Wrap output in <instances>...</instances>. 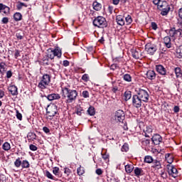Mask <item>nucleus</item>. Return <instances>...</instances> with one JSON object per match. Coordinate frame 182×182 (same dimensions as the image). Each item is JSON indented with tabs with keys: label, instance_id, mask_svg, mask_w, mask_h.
<instances>
[{
	"label": "nucleus",
	"instance_id": "obj_50",
	"mask_svg": "<svg viewBox=\"0 0 182 182\" xmlns=\"http://www.w3.org/2000/svg\"><path fill=\"white\" fill-rule=\"evenodd\" d=\"M82 96L85 97V99H87L89 97V91L85 90L82 92Z\"/></svg>",
	"mask_w": 182,
	"mask_h": 182
},
{
	"label": "nucleus",
	"instance_id": "obj_24",
	"mask_svg": "<svg viewBox=\"0 0 182 182\" xmlns=\"http://www.w3.org/2000/svg\"><path fill=\"white\" fill-rule=\"evenodd\" d=\"M44 176L47 177V178H49V180H54L56 181V177H55L51 173H50L49 171L46 170L44 171Z\"/></svg>",
	"mask_w": 182,
	"mask_h": 182
},
{
	"label": "nucleus",
	"instance_id": "obj_48",
	"mask_svg": "<svg viewBox=\"0 0 182 182\" xmlns=\"http://www.w3.org/2000/svg\"><path fill=\"white\" fill-rule=\"evenodd\" d=\"M72 171L69 168H64V173L66 174L68 176H70Z\"/></svg>",
	"mask_w": 182,
	"mask_h": 182
},
{
	"label": "nucleus",
	"instance_id": "obj_21",
	"mask_svg": "<svg viewBox=\"0 0 182 182\" xmlns=\"http://www.w3.org/2000/svg\"><path fill=\"white\" fill-rule=\"evenodd\" d=\"M53 174L55 176V177H58V178H60L62 177V175H60V169L58 166H55L53 168Z\"/></svg>",
	"mask_w": 182,
	"mask_h": 182
},
{
	"label": "nucleus",
	"instance_id": "obj_29",
	"mask_svg": "<svg viewBox=\"0 0 182 182\" xmlns=\"http://www.w3.org/2000/svg\"><path fill=\"white\" fill-rule=\"evenodd\" d=\"M134 169V166L133 165L127 164L125 166V171L127 174H130Z\"/></svg>",
	"mask_w": 182,
	"mask_h": 182
},
{
	"label": "nucleus",
	"instance_id": "obj_38",
	"mask_svg": "<svg viewBox=\"0 0 182 182\" xmlns=\"http://www.w3.org/2000/svg\"><path fill=\"white\" fill-rule=\"evenodd\" d=\"M27 137L28 140H31V141H33V140H36V134L35 133H28Z\"/></svg>",
	"mask_w": 182,
	"mask_h": 182
},
{
	"label": "nucleus",
	"instance_id": "obj_26",
	"mask_svg": "<svg viewBox=\"0 0 182 182\" xmlns=\"http://www.w3.org/2000/svg\"><path fill=\"white\" fill-rule=\"evenodd\" d=\"M14 19L16 22H19V21H22V14L19 12H16L14 14Z\"/></svg>",
	"mask_w": 182,
	"mask_h": 182
},
{
	"label": "nucleus",
	"instance_id": "obj_46",
	"mask_svg": "<svg viewBox=\"0 0 182 182\" xmlns=\"http://www.w3.org/2000/svg\"><path fill=\"white\" fill-rule=\"evenodd\" d=\"M121 151H129V144H124L123 146H122V149H121Z\"/></svg>",
	"mask_w": 182,
	"mask_h": 182
},
{
	"label": "nucleus",
	"instance_id": "obj_13",
	"mask_svg": "<svg viewBox=\"0 0 182 182\" xmlns=\"http://www.w3.org/2000/svg\"><path fill=\"white\" fill-rule=\"evenodd\" d=\"M152 141L156 145L160 144V143L163 141V138L161 137V136H160V134H156L152 136Z\"/></svg>",
	"mask_w": 182,
	"mask_h": 182
},
{
	"label": "nucleus",
	"instance_id": "obj_62",
	"mask_svg": "<svg viewBox=\"0 0 182 182\" xmlns=\"http://www.w3.org/2000/svg\"><path fill=\"white\" fill-rule=\"evenodd\" d=\"M43 132H44V133H46V134L50 132V130L49 128H48L47 127H44L43 128Z\"/></svg>",
	"mask_w": 182,
	"mask_h": 182
},
{
	"label": "nucleus",
	"instance_id": "obj_58",
	"mask_svg": "<svg viewBox=\"0 0 182 182\" xmlns=\"http://www.w3.org/2000/svg\"><path fill=\"white\" fill-rule=\"evenodd\" d=\"M6 77L7 79H11V77H12V71L9 70L6 72Z\"/></svg>",
	"mask_w": 182,
	"mask_h": 182
},
{
	"label": "nucleus",
	"instance_id": "obj_33",
	"mask_svg": "<svg viewBox=\"0 0 182 182\" xmlns=\"http://www.w3.org/2000/svg\"><path fill=\"white\" fill-rule=\"evenodd\" d=\"M2 149L5 151H9V150H11V144H9V142H4Z\"/></svg>",
	"mask_w": 182,
	"mask_h": 182
},
{
	"label": "nucleus",
	"instance_id": "obj_53",
	"mask_svg": "<svg viewBox=\"0 0 182 182\" xmlns=\"http://www.w3.org/2000/svg\"><path fill=\"white\" fill-rule=\"evenodd\" d=\"M75 113L76 114H77V116H82V114L83 113V109H82L81 108H78L75 111Z\"/></svg>",
	"mask_w": 182,
	"mask_h": 182
},
{
	"label": "nucleus",
	"instance_id": "obj_9",
	"mask_svg": "<svg viewBox=\"0 0 182 182\" xmlns=\"http://www.w3.org/2000/svg\"><path fill=\"white\" fill-rule=\"evenodd\" d=\"M126 114H124V111L122 109H118L116 111L115 114H114V120L116 122H119V123H122L123 120L125 119Z\"/></svg>",
	"mask_w": 182,
	"mask_h": 182
},
{
	"label": "nucleus",
	"instance_id": "obj_37",
	"mask_svg": "<svg viewBox=\"0 0 182 182\" xmlns=\"http://www.w3.org/2000/svg\"><path fill=\"white\" fill-rule=\"evenodd\" d=\"M77 174H78V176H83V174H85V168L80 166V167L77 169Z\"/></svg>",
	"mask_w": 182,
	"mask_h": 182
},
{
	"label": "nucleus",
	"instance_id": "obj_17",
	"mask_svg": "<svg viewBox=\"0 0 182 182\" xmlns=\"http://www.w3.org/2000/svg\"><path fill=\"white\" fill-rule=\"evenodd\" d=\"M156 70L159 73L160 75H166V70L164 68V67L161 65H158L156 66Z\"/></svg>",
	"mask_w": 182,
	"mask_h": 182
},
{
	"label": "nucleus",
	"instance_id": "obj_51",
	"mask_svg": "<svg viewBox=\"0 0 182 182\" xmlns=\"http://www.w3.org/2000/svg\"><path fill=\"white\" fill-rule=\"evenodd\" d=\"M161 177L162 178H167V173H166V171L164 170L161 171Z\"/></svg>",
	"mask_w": 182,
	"mask_h": 182
},
{
	"label": "nucleus",
	"instance_id": "obj_4",
	"mask_svg": "<svg viewBox=\"0 0 182 182\" xmlns=\"http://www.w3.org/2000/svg\"><path fill=\"white\" fill-rule=\"evenodd\" d=\"M94 26H97V28H107V21H106V18L103 16H97L93 21Z\"/></svg>",
	"mask_w": 182,
	"mask_h": 182
},
{
	"label": "nucleus",
	"instance_id": "obj_39",
	"mask_svg": "<svg viewBox=\"0 0 182 182\" xmlns=\"http://www.w3.org/2000/svg\"><path fill=\"white\" fill-rule=\"evenodd\" d=\"M153 161H154V159H153V157L151 156H146L144 157V162L145 163H153Z\"/></svg>",
	"mask_w": 182,
	"mask_h": 182
},
{
	"label": "nucleus",
	"instance_id": "obj_40",
	"mask_svg": "<svg viewBox=\"0 0 182 182\" xmlns=\"http://www.w3.org/2000/svg\"><path fill=\"white\" fill-rule=\"evenodd\" d=\"M175 73H176V77H181V76H182L181 68H175Z\"/></svg>",
	"mask_w": 182,
	"mask_h": 182
},
{
	"label": "nucleus",
	"instance_id": "obj_32",
	"mask_svg": "<svg viewBox=\"0 0 182 182\" xmlns=\"http://www.w3.org/2000/svg\"><path fill=\"white\" fill-rule=\"evenodd\" d=\"M87 113L90 114V116H95V114H96L95 107L90 106L87 109Z\"/></svg>",
	"mask_w": 182,
	"mask_h": 182
},
{
	"label": "nucleus",
	"instance_id": "obj_19",
	"mask_svg": "<svg viewBox=\"0 0 182 182\" xmlns=\"http://www.w3.org/2000/svg\"><path fill=\"white\" fill-rule=\"evenodd\" d=\"M9 91L13 96H16V95H18V87L15 85H11L9 87Z\"/></svg>",
	"mask_w": 182,
	"mask_h": 182
},
{
	"label": "nucleus",
	"instance_id": "obj_49",
	"mask_svg": "<svg viewBox=\"0 0 182 182\" xmlns=\"http://www.w3.org/2000/svg\"><path fill=\"white\" fill-rule=\"evenodd\" d=\"M132 56L134 59H139V58H140L139 53L136 50L132 52Z\"/></svg>",
	"mask_w": 182,
	"mask_h": 182
},
{
	"label": "nucleus",
	"instance_id": "obj_5",
	"mask_svg": "<svg viewBox=\"0 0 182 182\" xmlns=\"http://www.w3.org/2000/svg\"><path fill=\"white\" fill-rule=\"evenodd\" d=\"M136 93L137 97L141 99V101L144 102L145 103L149 102L150 95H149V92H147V90L139 88L138 90H136Z\"/></svg>",
	"mask_w": 182,
	"mask_h": 182
},
{
	"label": "nucleus",
	"instance_id": "obj_42",
	"mask_svg": "<svg viewBox=\"0 0 182 182\" xmlns=\"http://www.w3.org/2000/svg\"><path fill=\"white\" fill-rule=\"evenodd\" d=\"M23 6H25L26 8L28 6V5H26V4H25V3L18 2L16 6V8L18 11H21V9H22V8H23Z\"/></svg>",
	"mask_w": 182,
	"mask_h": 182
},
{
	"label": "nucleus",
	"instance_id": "obj_3",
	"mask_svg": "<svg viewBox=\"0 0 182 182\" xmlns=\"http://www.w3.org/2000/svg\"><path fill=\"white\" fill-rule=\"evenodd\" d=\"M49 83H50V75L48 74H44L40 79L38 86L39 89L43 90L46 89V86H49Z\"/></svg>",
	"mask_w": 182,
	"mask_h": 182
},
{
	"label": "nucleus",
	"instance_id": "obj_45",
	"mask_svg": "<svg viewBox=\"0 0 182 182\" xmlns=\"http://www.w3.org/2000/svg\"><path fill=\"white\" fill-rule=\"evenodd\" d=\"M102 157L106 163H109V154H102Z\"/></svg>",
	"mask_w": 182,
	"mask_h": 182
},
{
	"label": "nucleus",
	"instance_id": "obj_56",
	"mask_svg": "<svg viewBox=\"0 0 182 182\" xmlns=\"http://www.w3.org/2000/svg\"><path fill=\"white\" fill-rule=\"evenodd\" d=\"M95 173L97 174V176H102V174H103V171L102 168H97L96 169Z\"/></svg>",
	"mask_w": 182,
	"mask_h": 182
},
{
	"label": "nucleus",
	"instance_id": "obj_64",
	"mask_svg": "<svg viewBox=\"0 0 182 182\" xmlns=\"http://www.w3.org/2000/svg\"><path fill=\"white\" fill-rule=\"evenodd\" d=\"M178 16L182 19V8L178 10Z\"/></svg>",
	"mask_w": 182,
	"mask_h": 182
},
{
	"label": "nucleus",
	"instance_id": "obj_43",
	"mask_svg": "<svg viewBox=\"0 0 182 182\" xmlns=\"http://www.w3.org/2000/svg\"><path fill=\"white\" fill-rule=\"evenodd\" d=\"M90 77H89V75L87 74H84L82 76V80H83V82H89Z\"/></svg>",
	"mask_w": 182,
	"mask_h": 182
},
{
	"label": "nucleus",
	"instance_id": "obj_63",
	"mask_svg": "<svg viewBox=\"0 0 182 182\" xmlns=\"http://www.w3.org/2000/svg\"><path fill=\"white\" fill-rule=\"evenodd\" d=\"M173 112L174 113H178V112H180V107L178 106H175L173 107Z\"/></svg>",
	"mask_w": 182,
	"mask_h": 182
},
{
	"label": "nucleus",
	"instance_id": "obj_18",
	"mask_svg": "<svg viewBox=\"0 0 182 182\" xmlns=\"http://www.w3.org/2000/svg\"><path fill=\"white\" fill-rule=\"evenodd\" d=\"M146 77L149 79V80H154V79H156V73L154 72V70L147 71Z\"/></svg>",
	"mask_w": 182,
	"mask_h": 182
},
{
	"label": "nucleus",
	"instance_id": "obj_41",
	"mask_svg": "<svg viewBox=\"0 0 182 182\" xmlns=\"http://www.w3.org/2000/svg\"><path fill=\"white\" fill-rule=\"evenodd\" d=\"M125 22L127 23V25H130V23H132V22H133V19L132 18V16L130 15H127V17H125Z\"/></svg>",
	"mask_w": 182,
	"mask_h": 182
},
{
	"label": "nucleus",
	"instance_id": "obj_57",
	"mask_svg": "<svg viewBox=\"0 0 182 182\" xmlns=\"http://www.w3.org/2000/svg\"><path fill=\"white\" fill-rule=\"evenodd\" d=\"M14 56H15L16 59H18V58H19V56H21V51H19V50H16L14 53Z\"/></svg>",
	"mask_w": 182,
	"mask_h": 182
},
{
	"label": "nucleus",
	"instance_id": "obj_34",
	"mask_svg": "<svg viewBox=\"0 0 182 182\" xmlns=\"http://www.w3.org/2000/svg\"><path fill=\"white\" fill-rule=\"evenodd\" d=\"M123 80L125 82H128L129 83H130V82H132V75H130V74H124L123 75Z\"/></svg>",
	"mask_w": 182,
	"mask_h": 182
},
{
	"label": "nucleus",
	"instance_id": "obj_36",
	"mask_svg": "<svg viewBox=\"0 0 182 182\" xmlns=\"http://www.w3.org/2000/svg\"><path fill=\"white\" fill-rule=\"evenodd\" d=\"M14 166L15 167H17V168H19L21 166H22V161L21 160V158H17L16 161H14Z\"/></svg>",
	"mask_w": 182,
	"mask_h": 182
},
{
	"label": "nucleus",
	"instance_id": "obj_52",
	"mask_svg": "<svg viewBox=\"0 0 182 182\" xmlns=\"http://www.w3.org/2000/svg\"><path fill=\"white\" fill-rule=\"evenodd\" d=\"M29 149H30V150H31V151H36V150H38V146H36L33 144H31L29 146Z\"/></svg>",
	"mask_w": 182,
	"mask_h": 182
},
{
	"label": "nucleus",
	"instance_id": "obj_1",
	"mask_svg": "<svg viewBox=\"0 0 182 182\" xmlns=\"http://www.w3.org/2000/svg\"><path fill=\"white\" fill-rule=\"evenodd\" d=\"M55 57L60 59L62 58V49L59 47L55 48H48L47 50V57L43 58V63L44 65H49V59H55Z\"/></svg>",
	"mask_w": 182,
	"mask_h": 182
},
{
	"label": "nucleus",
	"instance_id": "obj_31",
	"mask_svg": "<svg viewBox=\"0 0 182 182\" xmlns=\"http://www.w3.org/2000/svg\"><path fill=\"white\" fill-rule=\"evenodd\" d=\"M151 133H153V129L150 127H147L145 131V136L150 137L151 136Z\"/></svg>",
	"mask_w": 182,
	"mask_h": 182
},
{
	"label": "nucleus",
	"instance_id": "obj_59",
	"mask_svg": "<svg viewBox=\"0 0 182 182\" xmlns=\"http://www.w3.org/2000/svg\"><path fill=\"white\" fill-rule=\"evenodd\" d=\"M151 28H152V29H154V31H156L157 30V23L152 22Z\"/></svg>",
	"mask_w": 182,
	"mask_h": 182
},
{
	"label": "nucleus",
	"instance_id": "obj_61",
	"mask_svg": "<svg viewBox=\"0 0 182 182\" xmlns=\"http://www.w3.org/2000/svg\"><path fill=\"white\" fill-rule=\"evenodd\" d=\"M144 146H149L150 144V140L146 139L142 141Z\"/></svg>",
	"mask_w": 182,
	"mask_h": 182
},
{
	"label": "nucleus",
	"instance_id": "obj_12",
	"mask_svg": "<svg viewBox=\"0 0 182 182\" xmlns=\"http://www.w3.org/2000/svg\"><path fill=\"white\" fill-rule=\"evenodd\" d=\"M11 9L4 4L0 3V12L6 16L9 15Z\"/></svg>",
	"mask_w": 182,
	"mask_h": 182
},
{
	"label": "nucleus",
	"instance_id": "obj_44",
	"mask_svg": "<svg viewBox=\"0 0 182 182\" xmlns=\"http://www.w3.org/2000/svg\"><path fill=\"white\" fill-rule=\"evenodd\" d=\"M176 53L178 55L179 58H182V46H180L177 50Z\"/></svg>",
	"mask_w": 182,
	"mask_h": 182
},
{
	"label": "nucleus",
	"instance_id": "obj_60",
	"mask_svg": "<svg viewBox=\"0 0 182 182\" xmlns=\"http://www.w3.org/2000/svg\"><path fill=\"white\" fill-rule=\"evenodd\" d=\"M113 11H114V9L113 8V6H108V12L109 14H113Z\"/></svg>",
	"mask_w": 182,
	"mask_h": 182
},
{
	"label": "nucleus",
	"instance_id": "obj_23",
	"mask_svg": "<svg viewBox=\"0 0 182 182\" xmlns=\"http://www.w3.org/2000/svg\"><path fill=\"white\" fill-rule=\"evenodd\" d=\"M165 160L168 163V164H171L173 161H174V158L173 157V154H166L165 155Z\"/></svg>",
	"mask_w": 182,
	"mask_h": 182
},
{
	"label": "nucleus",
	"instance_id": "obj_7",
	"mask_svg": "<svg viewBox=\"0 0 182 182\" xmlns=\"http://www.w3.org/2000/svg\"><path fill=\"white\" fill-rule=\"evenodd\" d=\"M145 50L147 52L148 55H153L157 51V46L153 43H148L145 46Z\"/></svg>",
	"mask_w": 182,
	"mask_h": 182
},
{
	"label": "nucleus",
	"instance_id": "obj_14",
	"mask_svg": "<svg viewBox=\"0 0 182 182\" xmlns=\"http://www.w3.org/2000/svg\"><path fill=\"white\" fill-rule=\"evenodd\" d=\"M46 97L48 100H49L50 102H52V100H59V99H60V95L58 93H53V94L48 95Z\"/></svg>",
	"mask_w": 182,
	"mask_h": 182
},
{
	"label": "nucleus",
	"instance_id": "obj_10",
	"mask_svg": "<svg viewBox=\"0 0 182 182\" xmlns=\"http://www.w3.org/2000/svg\"><path fill=\"white\" fill-rule=\"evenodd\" d=\"M168 173L169 176H171V177H173V178H176L177 175L178 174V171H177V168L174 167V166L168 164L166 166Z\"/></svg>",
	"mask_w": 182,
	"mask_h": 182
},
{
	"label": "nucleus",
	"instance_id": "obj_25",
	"mask_svg": "<svg viewBox=\"0 0 182 182\" xmlns=\"http://www.w3.org/2000/svg\"><path fill=\"white\" fill-rule=\"evenodd\" d=\"M134 173L136 177H140V176H143V169L141 168L136 167L134 170Z\"/></svg>",
	"mask_w": 182,
	"mask_h": 182
},
{
	"label": "nucleus",
	"instance_id": "obj_22",
	"mask_svg": "<svg viewBox=\"0 0 182 182\" xmlns=\"http://www.w3.org/2000/svg\"><path fill=\"white\" fill-rule=\"evenodd\" d=\"M152 163V168H155V170H160L161 168V163L159 161L154 160Z\"/></svg>",
	"mask_w": 182,
	"mask_h": 182
},
{
	"label": "nucleus",
	"instance_id": "obj_28",
	"mask_svg": "<svg viewBox=\"0 0 182 182\" xmlns=\"http://www.w3.org/2000/svg\"><path fill=\"white\" fill-rule=\"evenodd\" d=\"M92 6L95 11H100V9H102V4L97 1H94Z\"/></svg>",
	"mask_w": 182,
	"mask_h": 182
},
{
	"label": "nucleus",
	"instance_id": "obj_47",
	"mask_svg": "<svg viewBox=\"0 0 182 182\" xmlns=\"http://www.w3.org/2000/svg\"><path fill=\"white\" fill-rule=\"evenodd\" d=\"M16 117L18 119V120H22V114H21L18 109H16Z\"/></svg>",
	"mask_w": 182,
	"mask_h": 182
},
{
	"label": "nucleus",
	"instance_id": "obj_30",
	"mask_svg": "<svg viewBox=\"0 0 182 182\" xmlns=\"http://www.w3.org/2000/svg\"><path fill=\"white\" fill-rule=\"evenodd\" d=\"M21 167L22 168H29V167H31V164H29V161L26 159L23 160L21 162Z\"/></svg>",
	"mask_w": 182,
	"mask_h": 182
},
{
	"label": "nucleus",
	"instance_id": "obj_54",
	"mask_svg": "<svg viewBox=\"0 0 182 182\" xmlns=\"http://www.w3.org/2000/svg\"><path fill=\"white\" fill-rule=\"evenodd\" d=\"M162 2H163V1H161V0H153V4L154 5H156L157 8H158L159 5H160Z\"/></svg>",
	"mask_w": 182,
	"mask_h": 182
},
{
	"label": "nucleus",
	"instance_id": "obj_55",
	"mask_svg": "<svg viewBox=\"0 0 182 182\" xmlns=\"http://www.w3.org/2000/svg\"><path fill=\"white\" fill-rule=\"evenodd\" d=\"M9 22V18L8 17H4L1 20V23H4L5 25Z\"/></svg>",
	"mask_w": 182,
	"mask_h": 182
},
{
	"label": "nucleus",
	"instance_id": "obj_2",
	"mask_svg": "<svg viewBox=\"0 0 182 182\" xmlns=\"http://www.w3.org/2000/svg\"><path fill=\"white\" fill-rule=\"evenodd\" d=\"M62 92L65 95V97L66 103H73L77 99V91L76 90H70L68 87H64L62 89Z\"/></svg>",
	"mask_w": 182,
	"mask_h": 182
},
{
	"label": "nucleus",
	"instance_id": "obj_20",
	"mask_svg": "<svg viewBox=\"0 0 182 182\" xmlns=\"http://www.w3.org/2000/svg\"><path fill=\"white\" fill-rule=\"evenodd\" d=\"M164 43L166 48H171V38H170L169 36L164 37Z\"/></svg>",
	"mask_w": 182,
	"mask_h": 182
},
{
	"label": "nucleus",
	"instance_id": "obj_16",
	"mask_svg": "<svg viewBox=\"0 0 182 182\" xmlns=\"http://www.w3.org/2000/svg\"><path fill=\"white\" fill-rule=\"evenodd\" d=\"M47 113L50 117L56 116V113H58V107H53L50 111H47Z\"/></svg>",
	"mask_w": 182,
	"mask_h": 182
},
{
	"label": "nucleus",
	"instance_id": "obj_35",
	"mask_svg": "<svg viewBox=\"0 0 182 182\" xmlns=\"http://www.w3.org/2000/svg\"><path fill=\"white\" fill-rule=\"evenodd\" d=\"M124 100H130L132 99V92L130 91H126L124 95Z\"/></svg>",
	"mask_w": 182,
	"mask_h": 182
},
{
	"label": "nucleus",
	"instance_id": "obj_8",
	"mask_svg": "<svg viewBox=\"0 0 182 182\" xmlns=\"http://www.w3.org/2000/svg\"><path fill=\"white\" fill-rule=\"evenodd\" d=\"M169 36L175 39H177V38H182V29L178 28V30H176L175 28H171L169 30Z\"/></svg>",
	"mask_w": 182,
	"mask_h": 182
},
{
	"label": "nucleus",
	"instance_id": "obj_15",
	"mask_svg": "<svg viewBox=\"0 0 182 182\" xmlns=\"http://www.w3.org/2000/svg\"><path fill=\"white\" fill-rule=\"evenodd\" d=\"M124 16L123 15H118L116 17V21L117 23V25H119V26H124Z\"/></svg>",
	"mask_w": 182,
	"mask_h": 182
},
{
	"label": "nucleus",
	"instance_id": "obj_11",
	"mask_svg": "<svg viewBox=\"0 0 182 182\" xmlns=\"http://www.w3.org/2000/svg\"><path fill=\"white\" fill-rule=\"evenodd\" d=\"M142 103L143 101L141 98L138 97L137 95H135L132 97V106H134V107H136V109H140V107H141Z\"/></svg>",
	"mask_w": 182,
	"mask_h": 182
},
{
	"label": "nucleus",
	"instance_id": "obj_27",
	"mask_svg": "<svg viewBox=\"0 0 182 182\" xmlns=\"http://www.w3.org/2000/svg\"><path fill=\"white\" fill-rule=\"evenodd\" d=\"M6 71V64L4 62L0 63V73L4 75Z\"/></svg>",
	"mask_w": 182,
	"mask_h": 182
},
{
	"label": "nucleus",
	"instance_id": "obj_6",
	"mask_svg": "<svg viewBox=\"0 0 182 182\" xmlns=\"http://www.w3.org/2000/svg\"><path fill=\"white\" fill-rule=\"evenodd\" d=\"M158 9L161 11V15L162 16H166V15H168V12H170V5L166 1H163L160 5H159Z\"/></svg>",
	"mask_w": 182,
	"mask_h": 182
}]
</instances>
